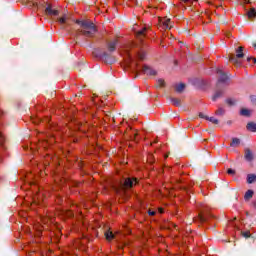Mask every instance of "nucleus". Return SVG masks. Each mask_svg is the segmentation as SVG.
<instances>
[{
	"label": "nucleus",
	"mask_w": 256,
	"mask_h": 256,
	"mask_svg": "<svg viewBox=\"0 0 256 256\" xmlns=\"http://www.w3.org/2000/svg\"><path fill=\"white\" fill-rule=\"evenodd\" d=\"M137 183H139V180H137V178L128 177L119 181L116 184H112L111 187L113 191L117 193V195L123 196V195H127V190L133 189V187H135Z\"/></svg>",
	"instance_id": "nucleus-1"
},
{
	"label": "nucleus",
	"mask_w": 256,
	"mask_h": 256,
	"mask_svg": "<svg viewBox=\"0 0 256 256\" xmlns=\"http://www.w3.org/2000/svg\"><path fill=\"white\" fill-rule=\"evenodd\" d=\"M75 23L80 26L77 30L78 35H83L84 37H95L97 33V26L88 20H76Z\"/></svg>",
	"instance_id": "nucleus-2"
},
{
	"label": "nucleus",
	"mask_w": 256,
	"mask_h": 256,
	"mask_svg": "<svg viewBox=\"0 0 256 256\" xmlns=\"http://www.w3.org/2000/svg\"><path fill=\"white\" fill-rule=\"evenodd\" d=\"M125 55L128 59V67H130L132 71H135V69H137V61H144L145 57H147V54L143 51L137 52L136 54H131L129 50H126Z\"/></svg>",
	"instance_id": "nucleus-3"
},
{
	"label": "nucleus",
	"mask_w": 256,
	"mask_h": 256,
	"mask_svg": "<svg viewBox=\"0 0 256 256\" xmlns=\"http://www.w3.org/2000/svg\"><path fill=\"white\" fill-rule=\"evenodd\" d=\"M216 73L218 75V81L216 84L217 89H221V87H228L230 79L227 74L221 69H217Z\"/></svg>",
	"instance_id": "nucleus-4"
},
{
	"label": "nucleus",
	"mask_w": 256,
	"mask_h": 256,
	"mask_svg": "<svg viewBox=\"0 0 256 256\" xmlns=\"http://www.w3.org/2000/svg\"><path fill=\"white\" fill-rule=\"evenodd\" d=\"M245 57V54L243 53V46H240L236 50V56L235 54H230L229 61L230 63H234L237 67H241V61H238L237 59H241Z\"/></svg>",
	"instance_id": "nucleus-5"
},
{
	"label": "nucleus",
	"mask_w": 256,
	"mask_h": 256,
	"mask_svg": "<svg viewBox=\"0 0 256 256\" xmlns=\"http://www.w3.org/2000/svg\"><path fill=\"white\" fill-rule=\"evenodd\" d=\"M159 25L162 29H171L173 27V22L167 17L159 18Z\"/></svg>",
	"instance_id": "nucleus-6"
},
{
	"label": "nucleus",
	"mask_w": 256,
	"mask_h": 256,
	"mask_svg": "<svg viewBox=\"0 0 256 256\" xmlns=\"http://www.w3.org/2000/svg\"><path fill=\"white\" fill-rule=\"evenodd\" d=\"M43 192H41V188H39V192H35L34 196H33V203H35L36 205H41V203L43 202Z\"/></svg>",
	"instance_id": "nucleus-7"
},
{
	"label": "nucleus",
	"mask_w": 256,
	"mask_h": 256,
	"mask_svg": "<svg viewBox=\"0 0 256 256\" xmlns=\"http://www.w3.org/2000/svg\"><path fill=\"white\" fill-rule=\"evenodd\" d=\"M119 45V39H114L107 43V49L110 53H113Z\"/></svg>",
	"instance_id": "nucleus-8"
},
{
	"label": "nucleus",
	"mask_w": 256,
	"mask_h": 256,
	"mask_svg": "<svg viewBox=\"0 0 256 256\" xmlns=\"http://www.w3.org/2000/svg\"><path fill=\"white\" fill-rule=\"evenodd\" d=\"M142 71L144 75H150L151 77H155V75H157V71L148 65H144Z\"/></svg>",
	"instance_id": "nucleus-9"
},
{
	"label": "nucleus",
	"mask_w": 256,
	"mask_h": 256,
	"mask_svg": "<svg viewBox=\"0 0 256 256\" xmlns=\"http://www.w3.org/2000/svg\"><path fill=\"white\" fill-rule=\"evenodd\" d=\"M46 15H49V17H57L59 15V10L53 9L51 5H48L45 9Z\"/></svg>",
	"instance_id": "nucleus-10"
},
{
	"label": "nucleus",
	"mask_w": 256,
	"mask_h": 256,
	"mask_svg": "<svg viewBox=\"0 0 256 256\" xmlns=\"http://www.w3.org/2000/svg\"><path fill=\"white\" fill-rule=\"evenodd\" d=\"M69 20V17L67 16V14H64L62 17L57 18V22L60 25H66L63 28L67 29V27H69V23L67 22Z\"/></svg>",
	"instance_id": "nucleus-11"
},
{
	"label": "nucleus",
	"mask_w": 256,
	"mask_h": 256,
	"mask_svg": "<svg viewBox=\"0 0 256 256\" xmlns=\"http://www.w3.org/2000/svg\"><path fill=\"white\" fill-rule=\"evenodd\" d=\"M136 37L137 39H139L140 41H143V39H145V37H147V27H143L141 30H139L136 33Z\"/></svg>",
	"instance_id": "nucleus-12"
},
{
	"label": "nucleus",
	"mask_w": 256,
	"mask_h": 256,
	"mask_svg": "<svg viewBox=\"0 0 256 256\" xmlns=\"http://www.w3.org/2000/svg\"><path fill=\"white\" fill-rule=\"evenodd\" d=\"M244 159H246L249 163H251V161H253L254 156H253V152L251 151V149L246 148L244 150Z\"/></svg>",
	"instance_id": "nucleus-13"
},
{
	"label": "nucleus",
	"mask_w": 256,
	"mask_h": 256,
	"mask_svg": "<svg viewBox=\"0 0 256 256\" xmlns=\"http://www.w3.org/2000/svg\"><path fill=\"white\" fill-rule=\"evenodd\" d=\"M3 114H4L3 110L0 109V117ZM0 147H1L2 151H5V136L3 135V133L1 131H0Z\"/></svg>",
	"instance_id": "nucleus-14"
},
{
	"label": "nucleus",
	"mask_w": 256,
	"mask_h": 256,
	"mask_svg": "<svg viewBox=\"0 0 256 256\" xmlns=\"http://www.w3.org/2000/svg\"><path fill=\"white\" fill-rule=\"evenodd\" d=\"M78 131H81L82 133H87L89 131V124L78 123Z\"/></svg>",
	"instance_id": "nucleus-15"
},
{
	"label": "nucleus",
	"mask_w": 256,
	"mask_h": 256,
	"mask_svg": "<svg viewBox=\"0 0 256 256\" xmlns=\"http://www.w3.org/2000/svg\"><path fill=\"white\" fill-rule=\"evenodd\" d=\"M223 97V90H220V88H217L216 92L212 96V101H217V99H221Z\"/></svg>",
	"instance_id": "nucleus-16"
},
{
	"label": "nucleus",
	"mask_w": 256,
	"mask_h": 256,
	"mask_svg": "<svg viewBox=\"0 0 256 256\" xmlns=\"http://www.w3.org/2000/svg\"><path fill=\"white\" fill-rule=\"evenodd\" d=\"M247 131H251V133H256V123L255 122H249L246 125Z\"/></svg>",
	"instance_id": "nucleus-17"
},
{
	"label": "nucleus",
	"mask_w": 256,
	"mask_h": 256,
	"mask_svg": "<svg viewBox=\"0 0 256 256\" xmlns=\"http://www.w3.org/2000/svg\"><path fill=\"white\" fill-rule=\"evenodd\" d=\"M253 195H255V192L253 190L246 191V193L244 195V200L251 201V199H253Z\"/></svg>",
	"instance_id": "nucleus-18"
},
{
	"label": "nucleus",
	"mask_w": 256,
	"mask_h": 256,
	"mask_svg": "<svg viewBox=\"0 0 256 256\" xmlns=\"http://www.w3.org/2000/svg\"><path fill=\"white\" fill-rule=\"evenodd\" d=\"M175 91L177 93H183V91H185V84L184 83L176 84Z\"/></svg>",
	"instance_id": "nucleus-19"
},
{
	"label": "nucleus",
	"mask_w": 256,
	"mask_h": 256,
	"mask_svg": "<svg viewBox=\"0 0 256 256\" xmlns=\"http://www.w3.org/2000/svg\"><path fill=\"white\" fill-rule=\"evenodd\" d=\"M105 238L107 241H113V239H115V234H113L111 230H108L105 232Z\"/></svg>",
	"instance_id": "nucleus-20"
},
{
	"label": "nucleus",
	"mask_w": 256,
	"mask_h": 256,
	"mask_svg": "<svg viewBox=\"0 0 256 256\" xmlns=\"http://www.w3.org/2000/svg\"><path fill=\"white\" fill-rule=\"evenodd\" d=\"M170 101L175 107H181V99L171 97Z\"/></svg>",
	"instance_id": "nucleus-21"
},
{
	"label": "nucleus",
	"mask_w": 256,
	"mask_h": 256,
	"mask_svg": "<svg viewBox=\"0 0 256 256\" xmlns=\"http://www.w3.org/2000/svg\"><path fill=\"white\" fill-rule=\"evenodd\" d=\"M255 181H256V175L255 174H248L247 175V183L249 185L255 183Z\"/></svg>",
	"instance_id": "nucleus-22"
},
{
	"label": "nucleus",
	"mask_w": 256,
	"mask_h": 256,
	"mask_svg": "<svg viewBox=\"0 0 256 256\" xmlns=\"http://www.w3.org/2000/svg\"><path fill=\"white\" fill-rule=\"evenodd\" d=\"M248 19H255L256 17V10L255 8H251L249 11H247Z\"/></svg>",
	"instance_id": "nucleus-23"
},
{
	"label": "nucleus",
	"mask_w": 256,
	"mask_h": 256,
	"mask_svg": "<svg viewBox=\"0 0 256 256\" xmlns=\"http://www.w3.org/2000/svg\"><path fill=\"white\" fill-rule=\"evenodd\" d=\"M101 59H104L106 63H113V60H109V53L107 52H102L100 55Z\"/></svg>",
	"instance_id": "nucleus-24"
},
{
	"label": "nucleus",
	"mask_w": 256,
	"mask_h": 256,
	"mask_svg": "<svg viewBox=\"0 0 256 256\" xmlns=\"http://www.w3.org/2000/svg\"><path fill=\"white\" fill-rule=\"evenodd\" d=\"M226 103L229 107H233V106L237 105V100L233 99V98H228V99H226Z\"/></svg>",
	"instance_id": "nucleus-25"
},
{
	"label": "nucleus",
	"mask_w": 256,
	"mask_h": 256,
	"mask_svg": "<svg viewBox=\"0 0 256 256\" xmlns=\"http://www.w3.org/2000/svg\"><path fill=\"white\" fill-rule=\"evenodd\" d=\"M240 115H242V117H250L251 111L249 109L243 108L240 111Z\"/></svg>",
	"instance_id": "nucleus-26"
},
{
	"label": "nucleus",
	"mask_w": 256,
	"mask_h": 256,
	"mask_svg": "<svg viewBox=\"0 0 256 256\" xmlns=\"http://www.w3.org/2000/svg\"><path fill=\"white\" fill-rule=\"evenodd\" d=\"M241 140L239 138H232V142L230 143V147H237L240 145Z\"/></svg>",
	"instance_id": "nucleus-27"
},
{
	"label": "nucleus",
	"mask_w": 256,
	"mask_h": 256,
	"mask_svg": "<svg viewBox=\"0 0 256 256\" xmlns=\"http://www.w3.org/2000/svg\"><path fill=\"white\" fill-rule=\"evenodd\" d=\"M215 115H217L218 117H223V115H225V110L223 107H219L216 111H215Z\"/></svg>",
	"instance_id": "nucleus-28"
},
{
	"label": "nucleus",
	"mask_w": 256,
	"mask_h": 256,
	"mask_svg": "<svg viewBox=\"0 0 256 256\" xmlns=\"http://www.w3.org/2000/svg\"><path fill=\"white\" fill-rule=\"evenodd\" d=\"M206 121H210V123H213L214 125H219V120L215 117H208L206 118Z\"/></svg>",
	"instance_id": "nucleus-29"
},
{
	"label": "nucleus",
	"mask_w": 256,
	"mask_h": 256,
	"mask_svg": "<svg viewBox=\"0 0 256 256\" xmlns=\"http://www.w3.org/2000/svg\"><path fill=\"white\" fill-rule=\"evenodd\" d=\"M242 236H244L245 239H249V237H251V232L250 231L242 232Z\"/></svg>",
	"instance_id": "nucleus-30"
},
{
	"label": "nucleus",
	"mask_w": 256,
	"mask_h": 256,
	"mask_svg": "<svg viewBox=\"0 0 256 256\" xmlns=\"http://www.w3.org/2000/svg\"><path fill=\"white\" fill-rule=\"evenodd\" d=\"M197 1V0H194ZM182 3H184V5H192L193 4V0H182Z\"/></svg>",
	"instance_id": "nucleus-31"
},
{
	"label": "nucleus",
	"mask_w": 256,
	"mask_h": 256,
	"mask_svg": "<svg viewBox=\"0 0 256 256\" xmlns=\"http://www.w3.org/2000/svg\"><path fill=\"white\" fill-rule=\"evenodd\" d=\"M148 215H149L150 217H155V216L157 215V212H156V211H153V210H151V209H149V210H148Z\"/></svg>",
	"instance_id": "nucleus-32"
},
{
	"label": "nucleus",
	"mask_w": 256,
	"mask_h": 256,
	"mask_svg": "<svg viewBox=\"0 0 256 256\" xmlns=\"http://www.w3.org/2000/svg\"><path fill=\"white\" fill-rule=\"evenodd\" d=\"M201 223H207V217L203 216L202 214H199Z\"/></svg>",
	"instance_id": "nucleus-33"
},
{
	"label": "nucleus",
	"mask_w": 256,
	"mask_h": 256,
	"mask_svg": "<svg viewBox=\"0 0 256 256\" xmlns=\"http://www.w3.org/2000/svg\"><path fill=\"white\" fill-rule=\"evenodd\" d=\"M158 85H159V87H165V80L159 79L158 80Z\"/></svg>",
	"instance_id": "nucleus-34"
},
{
	"label": "nucleus",
	"mask_w": 256,
	"mask_h": 256,
	"mask_svg": "<svg viewBox=\"0 0 256 256\" xmlns=\"http://www.w3.org/2000/svg\"><path fill=\"white\" fill-rule=\"evenodd\" d=\"M199 117H200V119H207V118H209V116L205 115L203 112L199 113Z\"/></svg>",
	"instance_id": "nucleus-35"
},
{
	"label": "nucleus",
	"mask_w": 256,
	"mask_h": 256,
	"mask_svg": "<svg viewBox=\"0 0 256 256\" xmlns=\"http://www.w3.org/2000/svg\"><path fill=\"white\" fill-rule=\"evenodd\" d=\"M227 174L228 175H235V170L230 168V169L227 170Z\"/></svg>",
	"instance_id": "nucleus-36"
},
{
	"label": "nucleus",
	"mask_w": 256,
	"mask_h": 256,
	"mask_svg": "<svg viewBox=\"0 0 256 256\" xmlns=\"http://www.w3.org/2000/svg\"><path fill=\"white\" fill-rule=\"evenodd\" d=\"M158 213L162 215V213H165V210L163 208H158Z\"/></svg>",
	"instance_id": "nucleus-37"
},
{
	"label": "nucleus",
	"mask_w": 256,
	"mask_h": 256,
	"mask_svg": "<svg viewBox=\"0 0 256 256\" xmlns=\"http://www.w3.org/2000/svg\"><path fill=\"white\" fill-rule=\"evenodd\" d=\"M251 59L254 61V63H256V58L253 57H248L247 61H251Z\"/></svg>",
	"instance_id": "nucleus-38"
},
{
	"label": "nucleus",
	"mask_w": 256,
	"mask_h": 256,
	"mask_svg": "<svg viewBox=\"0 0 256 256\" xmlns=\"http://www.w3.org/2000/svg\"><path fill=\"white\" fill-rule=\"evenodd\" d=\"M231 123H233V121L231 120L227 121V125H231Z\"/></svg>",
	"instance_id": "nucleus-39"
},
{
	"label": "nucleus",
	"mask_w": 256,
	"mask_h": 256,
	"mask_svg": "<svg viewBox=\"0 0 256 256\" xmlns=\"http://www.w3.org/2000/svg\"><path fill=\"white\" fill-rule=\"evenodd\" d=\"M80 185H81V183H77V184H76V187H79Z\"/></svg>",
	"instance_id": "nucleus-40"
},
{
	"label": "nucleus",
	"mask_w": 256,
	"mask_h": 256,
	"mask_svg": "<svg viewBox=\"0 0 256 256\" xmlns=\"http://www.w3.org/2000/svg\"><path fill=\"white\" fill-rule=\"evenodd\" d=\"M184 191H186V193H189V191L187 190V188H184Z\"/></svg>",
	"instance_id": "nucleus-41"
},
{
	"label": "nucleus",
	"mask_w": 256,
	"mask_h": 256,
	"mask_svg": "<svg viewBox=\"0 0 256 256\" xmlns=\"http://www.w3.org/2000/svg\"><path fill=\"white\" fill-rule=\"evenodd\" d=\"M253 47H255V49H256V44H253Z\"/></svg>",
	"instance_id": "nucleus-42"
}]
</instances>
